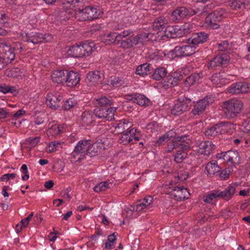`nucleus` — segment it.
<instances>
[{
  "instance_id": "13d9d810",
  "label": "nucleus",
  "mask_w": 250,
  "mask_h": 250,
  "mask_svg": "<svg viewBox=\"0 0 250 250\" xmlns=\"http://www.w3.org/2000/svg\"><path fill=\"white\" fill-rule=\"evenodd\" d=\"M40 140V137H36L34 138H29L26 141V144L28 145L30 147H34L38 144Z\"/></svg>"
},
{
  "instance_id": "79ce46f5",
  "label": "nucleus",
  "mask_w": 250,
  "mask_h": 250,
  "mask_svg": "<svg viewBox=\"0 0 250 250\" xmlns=\"http://www.w3.org/2000/svg\"><path fill=\"white\" fill-rule=\"evenodd\" d=\"M165 36L168 38H176L178 37L176 29L173 26H166L164 30Z\"/></svg>"
},
{
  "instance_id": "f8f14e48",
  "label": "nucleus",
  "mask_w": 250,
  "mask_h": 250,
  "mask_svg": "<svg viewBox=\"0 0 250 250\" xmlns=\"http://www.w3.org/2000/svg\"><path fill=\"white\" fill-rule=\"evenodd\" d=\"M167 191L177 201L188 199L189 196V193L187 188H183L178 186L168 188Z\"/></svg>"
},
{
  "instance_id": "c756f323",
  "label": "nucleus",
  "mask_w": 250,
  "mask_h": 250,
  "mask_svg": "<svg viewBox=\"0 0 250 250\" xmlns=\"http://www.w3.org/2000/svg\"><path fill=\"white\" fill-rule=\"evenodd\" d=\"M168 24L167 20L164 17H160L155 19L152 27L154 30L158 32L162 31Z\"/></svg>"
},
{
  "instance_id": "09e8293b",
  "label": "nucleus",
  "mask_w": 250,
  "mask_h": 250,
  "mask_svg": "<svg viewBox=\"0 0 250 250\" xmlns=\"http://www.w3.org/2000/svg\"><path fill=\"white\" fill-rule=\"evenodd\" d=\"M123 81L118 77L112 76L110 77L108 83L114 87H119L122 83Z\"/></svg>"
},
{
  "instance_id": "0eeeda50",
  "label": "nucleus",
  "mask_w": 250,
  "mask_h": 250,
  "mask_svg": "<svg viewBox=\"0 0 250 250\" xmlns=\"http://www.w3.org/2000/svg\"><path fill=\"white\" fill-rule=\"evenodd\" d=\"M229 56L227 53H222L212 58L207 64L209 69L216 70L220 67L226 66L229 62Z\"/></svg>"
},
{
  "instance_id": "864d4df0",
  "label": "nucleus",
  "mask_w": 250,
  "mask_h": 250,
  "mask_svg": "<svg viewBox=\"0 0 250 250\" xmlns=\"http://www.w3.org/2000/svg\"><path fill=\"white\" fill-rule=\"evenodd\" d=\"M79 2V0H63L62 5L65 7L72 9Z\"/></svg>"
},
{
  "instance_id": "3c124183",
  "label": "nucleus",
  "mask_w": 250,
  "mask_h": 250,
  "mask_svg": "<svg viewBox=\"0 0 250 250\" xmlns=\"http://www.w3.org/2000/svg\"><path fill=\"white\" fill-rule=\"evenodd\" d=\"M172 132L171 131H169L166 134H165L163 136L160 137L159 139L157 141L156 144L158 145H160L163 142H166L169 140L173 136L172 134Z\"/></svg>"
},
{
  "instance_id": "f3484780",
  "label": "nucleus",
  "mask_w": 250,
  "mask_h": 250,
  "mask_svg": "<svg viewBox=\"0 0 250 250\" xmlns=\"http://www.w3.org/2000/svg\"><path fill=\"white\" fill-rule=\"evenodd\" d=\"M228 91L232 94L250 92V83L238 82L233 83L228 88Z\"/></svg>"
},
{
  "instance_id": "052dcab7",
  "label": "nucleus",
  "mask_w": 250,
  "mask_h": 250,
  "mask_svg": "<svg viewBox=\"0 0 250 250\" xmlns=\"http://www.w3.org/2000/svg\"><path fill=\"white\" fill-rule=\"evenodd\" d=\"M210 80L212 83L216 85H218L220 83V75L219 74H214L210 78Z\"/></svg>"
},
{
  "instance_id": "69168bd1",
  "label": "nucleus",
  "mask_w": 250,
  "mask_h": 250,
  "mask_svg": "<svg viewBox=\"0 0 250 250\" xmlns=\"http://www.w3.org/2000/svg\"><path fill=\"white\" fill-rule=\"evenodd\" d=\"M243 126H244V132L250 133V120L245 121L243 123Z\"/></svg>"
},
{
  "instance_id": "20e7f679",
  "label": "nucleus",
  "mask_w": 250,
  "mask_h": 250,
  "mask_svg": "<svg viewBox=\"0 0 250 250\" xmlns=\"http://www.w3.org/2000/svg\"><path fill=\"white\" fill-rule=\"evenodd\" d=\"M187 43V45L177 46L173 49L166 52V56L172 59L176 57L189 56L193 54L195 52L196 47L192 44Z\"/></svg>"
},
{
  "instance_id": "c85d7f7f",
  "label": "nucleus",
  "mask_w": 250,
  "mask_h": 250,
  "mask_svg": "<svg viewBox=\"0 0 250 250\" xmlns=\"http://www.w3.org/2000/svg\"><path fill=\"white\" fill-rule=\"evenodd\" d=\"M120 47L124 49L131 48L137 44V41L134 37L130 36V35L121 40L119 43Z\"/></svg>"
},
{
  "instance_id": "412c9836",
  "label": "nucleus",
  "mask_w": 250,
  "mask_h": 250,
  "mask_svg": "<svg viewBox=\"0 0 250 250\" xmlns=\"http://www.w3.org/2000/svg\"><path fill=\"white\" fill-rule=\"evenodd\" d=\"M103 76V74L99 71L90 72L87 75L85 81L90 86L95 85L101 83Z\"/></svg>"
},
{
  "instance_id": "cd10ccee",
  "label": "nucleus",
  "mask_w": 250,
  "mask_h": 250,
  "mask_svg": "<svg viewBox=\"0 0 250 250\" xmlns=\"http://www.w3.org/2000/svg\"><path fill=\"white\" fill-rule=\"evenodd\" d=\"M215 146L210 141H205L198 144L199 152L206 155H209L214 149Z\"/></svg>"
},
{
  "instance_id": "bf43d9fd",
  "label": "nucleus",
  "mask_w": 250,
  "mask_h": 250,
  "mask_svg": "<svg viewBox=\"0 0 250 250\" xmlns=\"http://www.w3.org/2000/svg\"><path fill=\"white\" fill-rule=\"evenodd\" d=\"M60 145H61V144L59 142H56V141L51 142L48 145L47 151L48 152H51L54 151L56 150V147H59V146Z\"/></svg>"
},
{
  "instance_id": "39448f33",
  "label": "nucleus",
  "mask_w": 250,
  "mask_h": 250,
  "mask_svg": "<svg viewBox=\"0 0 250 250\" xmlns=\"http://www.w3.org/2000/svg\"><path fill=\"white\" fill-rule=\"evenodd\" d=\"M131 34V32L127 30H125L120 33L110 32L103 35L101 39L102 42L105 44L118 45L122 39L129 36Z\"/></svg>"
},
{
  "instance_id": "4468645a",
  "label": "nucleus",
  "mask_w": 250,
  "mask_h": 250,
  "mask_svg": "<svg viewBox=\"0 0 250 250\" xmlns=\"http://www.w3.org/2000/svg\"><path fill=\"white\" fill-rule=\"evenodd\" d=\"M75 12L62 5L56 11L55 15L58 20L66 21L73 17H75Z\"/></svg>"
},
{
  "instance_id": "8fccbe9b",
  "label": "nucleus",
  "mask_w": 250,
  "mask_h": 250,
  "mask_svg": "<svg viewBox=\"0 0 250 250\" xmlns=\"http://www.w3.org/2000/svg\"><path fill=\"white\" fill-rule=\"evenodd\" d=\"M231 46L230 45L228 41H225L218 44V51L222 52H227L231 50ZM228 54V53H227Z\"/></svg>"
},
{
  "instance_id": "72a5a7b5",
  "label": "nucleus",
  "mask_w": 250,
  "mask_h": 250,
  "mask_svg": "<svg viewBox=\"0 0 250 250\" xmlns=\"http://www.w3.org/2000/svg\"><path fill=\"white\" fill-rule=\"evenodd\" d=\"M94 103L97 107H108L112 104V101L106 97H102L94 100Z\"/></svg>"
},
{
  "instance_id": "e2e57ef3",
  "label": "nucleus",
  "mask_w": 250,
  "mask_h": 250,
  "mask_svg": "<svg viewBox=\"0 0 250 250\" xmlns=\"http://www.w3.org/2000/svg\"><path fill=\"white\" fill-rule=\"evenodd\" d=\"M230 172V170L229 168H225L220 173V177L222 179H225L229 177Z\"/></svg>"
},
{
  "instance_id": "c03bdc74",
  "label": "nucleus",
  "mask_w": 250,
  "mask_h": 250,
  "mask_svg": "<svg viewBox=\"0 0 250 250\" xmlns=\"http://www.w3.org/2000/svg\"><path fill=\"white\" fill-rule=\"evenodd\" d=\"M199 80V76L198 74H191L185 80V84L187 86L193 85L196 82Z\"/></svg>"
},
{
  "instance_id": "a19ab883",
  "label": "nucleus",
  "mask_w": 250,
  "mask_h": 250,
  "mask_svg": "<svg viewBox=\"0 0 250 250\" xmlns=\"http://www.w3.org/2000/svg\"><path fill=\"white\" fill-rule=\"evenodd\" d=\"M167 73V71L164 67L157 68L154 70L152 77L154 79L159 81L165 77Z\"/></svg>"
},
{
  "instance_id": "de8ad7c7",
  "label": "nucleus",
  "mask_w": 250,
  "mask_h": 250,
  "mask_svg": "<svg viewBox=\"0 0 250 250\" xmlns=\"http://www.w3.org/2000/svg\"><path fill=\"white\" fill-rule=\"evenodd\" d=\"M205 134L209 138H214L217 136L218 133L216 125L206 130Z\"/></svg>"
},
{
  "instance_id": "ddd939ff",
  "label": "nucleus",
  "mask_w": 250,
  "mask_h": 250,
  "mask_svg": "<svg viewBox=\"0 0 250 250\" xmlns=\"http://www.w3.org/2000/svg\"><path fill=\"white\" fill-rule=\"evenodd\" d=\"M138 135L139 132L137 131V129L133 128L126 133L123 134L120 137L119 142L124 145H127L129 143L134 144L139 140Z\"/></svg>"
},
{
  "instance_id": "423d86ee",
  "label": "nucleus",
  "mask_w": 250,
  "mask_h": 250,
  "mask_svg": "<svg viewBox=\"0 0 250 250\" xmlns=\"http://www.w3.org/2000/svg\"><path fill=\"white\" fill-rule=\"evenodd\" d=\"M187 141H190L188 136H178L174 140L168 144L167 146L166 147V150L167 152H171L175 148L188 150L190 146L189 143L187 142Z\"/></svg>"
},
{
  "instance_id": "aec40b11",
  "label": "nucleus",
  "mask_w": 250,
  "mask_h": 250,
  "mask_svg": "<svg viewBox=\"0 0 250 250\" xmlns=\"http://www.w3.org/2000/svg\"><path fill=\"white\" fill-rule=\"evenodd\" d=\"M127 99L132 101L133 103H137L141 106H146L150 104V100L144 95L138 93H134L126 95Z\"/></svg>"
},
{
  "instance_id": "7c9ffc66",
  "label": "nucleus",
  "mask_w": 250,
  "mask_h": 250,
  "mask_svg": "<svg viewBox=\"0 0 250 250\" xmlns=\"http://www.w3.org/2000/svg\"><path fill=\"white\" fill-rule=\"evenodd\" d=\"M103 146L102 144L97 142L91 144L89 140L88 155L91 157L98 155L102 150Z\"/></svg>"
},
{
  "instance_id": "4c0bfd02",
  "label": "nucleus",
  "mask_w": 250,
  "mask_h": 250,
  "mask_svg": "<svg viewBox=\"0 0 250 250\" xmlns=\"http://www.w3.org/2000/svg\"><path fill=\"white\" fill-rule=\"evenodd\" d=\"M233 125V124L226 122H222L216 124V126L218 135L227 133Z\"/></svg>"
},
{
  "instance_id": "2f4dec72",
  "label": "nucleus",
  "mask_w": 250,
  "mask_h": 250,
  "mask_svg": "<svg viewBox=\"0 0 250 250\" xmlns=\"http://www.w3.org/2000/svg\"><path fill=\"white\" fill-rule=\"evenodd\" d=\"M235 188L234 186H229L223 191H218L219 197H222L226 200H229L235 193Z\"/></svg>"
},
{
  "instance_id": "6ab92c4d",
  "label": "nucleus",
  "mask_w": 250,
  "mask_h": 250,
  "mask_svg": "<svg viewBox=\"0 0 250 250\" xmlns=\"http://www.w3.org/2000/svg\"><path fill=\"white\" fill-rule=\"evenodd\" d=\"M188 15H191L189 9L184 6L177 8L171 14L172 20L175 22H178Z\"/></svg>"
},
{
  "instance_id": "dca6fc26",
  "label": "nucleus",
  "mask_w": 250,
  "mask_h": 250,
  "mask_svg": "<svg viewBox=\"0 0 250 250\" xmlns=\"http://www.w3.org/2000/svg\"><path fill=\"white\" fill-rule=\"evenodd\" d=\"M214 101L213 98L211 96H206L205 98L198 102L193 107L191 112L194 115H200L203 113L207 106L212 104Z\"/></svg>"
},
{
  "instance_id": "473e14b6",
  "label": "nucleus",
  "mask_w": 250,
  "mask_h": 250,
  "mask_svg": "<svg viewBox=\"0 0 250 250\" xmlns=\"http://www.w3.org/2000/svg\"><path fill=\"white\" fill-rule=\"evenodd\" d=\"M82 123L83 126L90 125L94 121L93 113L89 111H85L81 115Z\"/></svg>"
},
{
  "instance_id": "4d7b16f0",
  "label": "nucleus",
  "mask_w": 250,
  "mask_h": 250,
  "mask_svg": "<svg viewBox=\"0 0 250 250\" xmlns=\"http://www.w3.org/2000/svg\"><path fill=\"white\" fill-rule=\"evenodd\" d=\"M212 13L215 15L216 17H218L219 19H223L225 14V10L221 7H217Z\"/></svg>"
},
{
  "instance_id": "0e129e2a",
  "label": "nucleus",
  "mask_w": 250,
  "mask_h": 250,
  "mask_svg": "<svg viewBox=\"0 0 250 250\" xmlns=\"http://www.w3.org/2000/svg\"><path fill=\"white\" fill-rule=\"evenodd\" d=\"M16 174L15 173L5 174L1 177V180L2 181H7L9 179H14L16 177Z\"/></svg>"
},
{
  "instance_id": "4be33fe9",
  "label": "nucleus",
  "mask_w": 250,
  "mask_h": 250,
  "mask_svg": "<svg viewBox=\"0 0 250 250\" xmlns=\"http://www.w3.org/2000/svg\"><path fill=\"white\" fill-rule=\"evenodd\" d=\"M229 4L233 9L243 10L249 8L250 0H229Z\"/></svg>"
},
{
  "instance_id": "a878e982",
  "label": "nucleus",
  "mask_w": 250,
  "mask_h": 250,
  "mask_svg": "<svg viewBox=\"0 0 250 250\" xmlns=\"http://www.w3.org/2000/svg\"><path fill=\"white\" fill-rule=\"evenodd\" d=\"M67 70L59 69L52 72L51 79L52 81L57 83H64L67 74Z\"/></svg>"
},
{
  "instance_id": "5701e85b",
  "label": "nucleus",
  "mask_w": 250,
  "mask_h": 250,
  "mask_svg": "<svg viewBox=\"0 0 250 250\" xmlns=\"http://www.w3.org/2000/svg\"><path fill=\"white\" fill-rule=\"evenodd\" d=\"M133 124L128 120L123 119L114 123L113 126L118 134L122 133L132 127Z\"/></svg>"
},
{
  "instance_id": "393cba45",
  "label": "nucleus",
  "mask_w": 250,
  "mask_h": 250,
  "mask_svg": "<svg viewBox=\"0 0 250 250\" xmlns=\"http://www.w3.org/2000/svg\"><path fill=\"white\" fill-rule=\"evenodd\" d=\"M222 19H219L218 17L212 13H210L206 17L205 21L207 26L211 29H217L220 26V23Z\"/></svg>"
},
{
  "instance_id": "a18cd8bd",
  "label": "nucleus",
  "mask_w": 250,
  "mask_h": 250,
  "mask_svg": "<svg viewBox=\"0 0 250 250\" xmlns=\"http://www.w3.org/2000/svg\"><path fill=\"white\" fill-rule=\"evenodd\" d=\"M181 149L178 150L175 155L174 160L177 163L182 162L187 157V153L186 152L187 150Z\"/></svg>"
},
{
  "instance_id": "c9c22d12",
  "label": "nucleus",
  "mask_w": 250,
  "mask_h": 250,
  "mask_svg": "<svg viewBox=\"0 0 250 250\" xmlns=\"http://www.w3.org/2000/svg\"><path fill=\"white\" fill-rule=\"evenodd\" d=\"M220 167L215 161H211L208 163L206 169L208 174L209 175H214L220 171Z\"/></svg>"
},
{
  "instance_id": "5fc2aeb1",
  "label": "nucleus",
  "mask_w": 250,
  "mask_h": 250,
  "mask_svg": "<svg viewBox=\"0 0 250 250\" xmlns=\"http://www.w3.org/2000/svg\"><path fill=\"white\" fill-rule=\"evenodd\" d=\"M16 91V88L15 87L6 85L0 86V92H1L4 94H6L8 92H11L13 93Z\"/></svg>"
},
{
  "instance_id": "6e6d98bb",
  "label": "nucleus",
  "mask_w": 250,
  "mask_h": 250,
  "mask_svg": "<svg viewBox=\"0 0 250 250\" xmlns=\"http://www.w3.org/2000/svg\"><path fill=\"white\" fill-rule=\"evenodd\" d=\"M147 32H144L140 33L139 34L134 37V38H136V40L137 41V44L139 42H142L145 41H147Z\"/></svg>"
},
{
  "instance_id": "58836bf2",
  "label": "nucleus",
  "mask_w": 250,
  "mask_h": 250,
  "mask_svg": "<svg viewBox=\"0 0 250 250\" xmlns=\"http://www.w3.org/2000/svg\"><path fill=\"white\" fill-rule=\"evenodd\" d=\"M1 57L2 62L5 64V63L11 62L15 59V54L13 49L10 48L8 49H5V52Z\"/></svg>"
},
{
  "instance_id": "6e6552de",
  "label": "nucleus",
  "mask_w": 250,
  "mask_h": 250,
  "mask_svg": "<svg viewBox=\"0 0 250 250\" xmlns=\"http://www.w3.org/2000/svg\"><path fill=\"white\" fill-rule=\"evenodd\" d=\"M64 100L62 95L56 92H53L48 94L46 102L50 108L56 110L62 107Z\"/></svg>"
},
{
  "instance_id": "603ef678",
  "label": "nucleus",
  "mask_w": 250,
  "mask_h": 250,
  "mask_svg": "<svg viewBox=\"0 0 250 250\" xmlns=\"http://www.w3.org/2000/svg\"><path fill=\"white\" fill-rule=\"evenodd\" d=\"M218 191H216L214 192L211 193L206 196L203 197V201L207 203H210L212 201L219 197Z\"/></svg>"
},
{
  "instance_id": "f03ea898",
  "label": "nucleus",
  "mask_w": 250,
  "mask_h": 250,
  "mask_svg": "<svg viewBox=\"0 0 250 250\" xmlns=\"http://www.w3.org/2000/svg\"><path fill=\"white\" fill-rule=\"evenodd\" d=\"M243 103L237 99H232L223 103L222 108L224 114L228 119H233L239 116L243 107Z\"/></svg>"
},
{
  "instance_id": "9b49d317",
  "label": "nucleus",
  "mask_w": 250,
  "mask_h": 250,
  "mask_svg": "<svg viewBox=\"0 0 250 250\" xmlns=\"http://www.w3.org/2000/svg\"><path fill=\"white\" fill-rule=\"evenodd\" d=\"M216 157L218 159H223L227 163H230L235 166L238 164L240 161V157L238 152L234 150H229L218 153Z\"/></svg>"
},
{
  "instance_id": "e433bc0d",
  "label": "nucleus",
  "mask_w": 250,
  "mask_h": 250,
  "mask_svg": "<svg viewBox=\"0 0 250 250\" xmlns=\"http://www.w3.org/2000/svg\"><path fill=\"white\" fill-rule=\"evenodd\" d=\"M182 79V75L178 73H174L172 74V75L167 77V85L169 87L175 86L177 84L178 82Z\"/></svg>"
},
{
  "instance_id": "7ed1b4c3",
  "label": "nucleus",
  "mask_w": 250,
  "mask_h": 250,
  "mask_svg": "<svg viewBox=\"0 0 250 250\" xmlns=\"http://www.w3.org/2000/svg\"><path fill=\"white\" fill-rule=\"evenodd\" d=\"M103 14L102 11L100 9L88 6L79 10L75 12V19L80 21H90L98 18Z\"/></svg>"
},
{
  "instance_id": "9d476101",
  "label": "nucleus",
  "mask_w": 250,
  "mask_h": 250,
  "mask_svg": "<svg viewBox=\"0 0 250 250\" xmlns=\"http://www.w3.org/2000/svg\"><path fill=\"white\" fill-rule=\"evenodd\" d=\"M116 108L111 107H96L94 110L95 115L103 120L111 121L114 119V113Z\"/></svg>"
},
{
  "instance_id": "37998d69",
  "label": "nucleus",
  "mask_w": 250,
  "mask_h": 250,
  "mask_svg": "<svg viewBox=\"0 0 250 250\" xmlns=\"http://www.w3.org/2000/svg\"><path fill=\"white\" fill-rule=\"evenodd\" d=\"M77 104V101L74 98H70L65 101L64 103L62 104V107L64 110H68L74 107Z\"/></svg>"
},
{
  "instance_id": "bb28decb",
  "label": "nucleus",
  "mask_w": 250,
  "mask_h": 250,
  "mask_svg": "<svg viewBox=\"0 0 250 250\" xmlns=\"http://www.w3.org/2000/svg\"><path fill=\"white\" fill-rule=\"evenodd\" d=\"M66 73L64 83L69 87L76 85L79 82L78 74L73 71H68V70Z\"/></svg>"
},
{
  "instance_id": "774afa93",
  "label": "nucleus",
  "mask_w": 250,
  "mask_h": 250,
  "mask_svg": "<svg viewBox=\"0 0 250 250\" xmlns=\"http://www.w3.org/2000/svg\"><path fill=\"white\" fill-rule=\"evenodd\" d=\"M157 34L158 33L155 34L147 32V41H156L158 39V36L157 35Z\"/></svg>"
},
{
  "instance_id": "f704fd0d",
  "label": "nucleus",
  "mask_w": 250,
  "mask_h": 250,
  "mask_svg": "<svg viewBox=\"0 0 250 250\" xmlns=\"http://www.w3.org/2000/svg\"><path fill=\"white\" fill-rule=\"evenodd\" d=\"M62 127L56 124L49 123L47 134L48 136L56 137L62 132Z\"/></svg>"
},
{
  "instance_id": "a211bd4d",
  "label": "nucleus",
  "mask_w": 250,
  "mask_h": 250,
  "mask_svg": "<svg viewBox=\"0 0 250 250\" xmlns=\"http://www.w3.org/2000/svg\"><path fill=\"white\" fill-rule=\"evenodd\" d=\"M208 38V35L205 32L194 33L187 40V43L192 44L194 46L206 42Z\"/></svg>"
},
{
  "instance_id": "ea45409f",
  "label": "nucleus",
  "mask_w": 250,
  "mask_h": 250,
  "mask_svg": "<svg viewBox=\"0 0 250 250\" xmlns=\"http://www.w3.org/2000/svg\"><path fill=\"white\" fill-rule=\"evenodd\" d=\"M149 64L143 63L138 66L136 69V73L142 76H145L150 73Z\"/></svg>"
},
{
  "instance_id": "338daca9",
  "label": "nucleus",
  "mask_w": 250,
  "mask_h": 250,
  "mask_svg": "<svg viewBox=\"0 0 250 250\" xmlns=\"http://www.w3.org/2000/svg\"><path fill=\"white\" fill-rule=\"evenodd\" d=\"M20 71V70L19 68H14L11 69V70L7 71L6 74L8 76L15 77H16L17 75L15 74L14 72L17 73H19Z\"/></svg>"
},
{
  "instance_id": "680f3d73",
  "label": "nucleus",
  "mask_w": 250,
  "mask_h": 250,
  "mask_svg": "<svg viewBox=\"0 0 250 250\" xmlns=\"http://www.w3.org/2000/svg\"><path fill=\"white\" fill-rule=\"evenodd\" d=\"M177 178V180L176 181L177 182L184 181L188 178V174L186 172H182L180 174H178L177 177H175L176 179Z\"/></svg>"
},
{
  "instance_id": "b1692460",
  "label": "nucleus",
  "mask_w": 250,
  "mask_h": 250,
  "mask_svg": "<svg viewBox=\"0 0 250 250\" xmlns=\"http://www.w3.org/2000/svg\"><path fill=\"white\" fill-rule=\"evenodd\" d=\"M42 34L37 32H31L26 33L23 37V39L25 42L36 44L42 42Z\"/></svg>"
},
{
  "instance_id": "49530a36",
  "label": "nucleus",
  "mask_w": 250,
  "mask_h": 250,
  "mask_svg": "<svg viewBox=\"0 0 250 250\" xmlns=\"http://www.w3.org/2000/svg\"><path fill=\"white\" fill-rule=\"evenodd\" d=\"M109 188V184L107 182H101L94 188V190L95 192H99L101 191H105L107 188Z\"/></svg>"
},
{
  "instance_id": "1a4fd4ad",
  "label": "nucleus",
  "mask_w": 250,
  "mask_h": 250,
  "mask_svg": "<svg viewBox=\"0 0 250 250\" xmlns=\"http://www.w3.org/2000/svg\"><path fill=\"white\" fill-rule=\"evenodd\" d=\"M190 100L187 98L179 99L171 109L172 114L178 116L183 114L189 109Z\"/></svg>"
},
{
  "instance_id": "2eb2a0df",
  "label": "nucleus",
  "mask_w": 250,
  "mask_h": 250,
  "mask_svg": "<svg viewBox=\"0 0 250 250\" xmlns=\"http://www.w3.org/2000/svg\"><path fill=\"white\" fill-rule=\"evenodd\" d=\"M89 146V140H82L79 141L75 146L73 152V155L75 157H78V160H82L84 156L88 155Z\"/></svg>"
},
{
  "instance_id": "f257e3e1",
  "label": "nucleus",
  "mask_w": 250,
  "mask_h": 250,
  "mask_svg": "<svg viewBox=\"0 0 250 250\" xmlns=\"http://www.w3.org/2000/svg\"><path fill=\"white\" fill-rule=\"evenodd\" d=\"M95 49V43L91 41H86L80 45H75L69 47L67 53L69 56L81 58L88 56Z\"/></svg>"
}]
</instances>
